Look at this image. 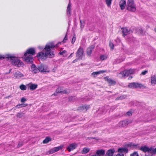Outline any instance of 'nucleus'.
I'll list each match as a JSON object with an SVG mask.
<instances>
[{
	"mask_svg": "<svg viewBox=\"0 0 156 156\" xmlns=\"http://www.w3.org/2000/svg\"><path fill=\"white\" fill-rule=\"evenodd\" d=\"M107 55H102L100 56V59L101 60H105L107 58Z\"/></svg>",
	"mask_w": 156,
	"mask_h": 156,
	"instance_id": "473e14b6",
	"label": "nucleus"
},
{
	"mask_svg": "<svg viewBox=\"0 0 156 156\" xmlns=\"http://www.w3.org/2000/svg\"><path fill=\"white\" fill-rule=\"evenodd\" d=\"M128 124V122L125 120L120 121L119 123V126L122 127H124Z\"/></svg>",
	"mask_w": 156,
	"mask_h": 156,
	"instance_id": "5701e85b",
	"label": "nucleus"
},
{
	"mask_svg": "<svg viewBox=\"0 0 156 156\" xmlns=\"http://www.w3.org/2000/svg\"><path fill=\"white\" fill-rule=\"evenodd\" d=\"M80 109L83 110L84 109H85L86 110H87L90 108V107L89 105H85L83 106L82 107H80Z\"/></svg>",
	"mask_w": 156,
	"mask_h": 156,
	"instance_id": "7c9ffc66",
	"label": "nucleus"
},
{
	"mask_svg": "<svg viewBox=\"0 0 156 156\" xmlns=\"http://www.w3.org/2000/svg\"><path fill=\"white\" fill-rule=\"evenodd\" d=\"M76 40V37L75 35H74L72 39V40L71 41V43L73 44H74V43L75 42V41Z\"/></svg>",
	"mask_w": 156,
	"mask_h": 156,
	"instance_id": "ea45409f",
	"label": "nucleus"
},
{
	"mask_svg": "<svg viewBox=\"0 0 156 156\" xmlns=\"http://www.w3.org/2000/svg\"><path fill=\"white\" fill-rule=\"evenodd\" d=\"M78 146L76 143H73L69 144L67 147V150L69 152L75 149Z\"/></svg>",
	"mask_w": 156,
	"mask_h": 156,
	"instance_id": "9d476101",
	"label": "nucleus"
},
{
	"mask_svg": "<svg viewBox=\"0 0 156 156\" xmlns=\"http://www.w3.org/2000/svg\"><path fill=\"white\" fill-rule=\"evenodd\" d=\"M140 150L144 152H147L150 153L156 154V148H154L152 147L149 148L148 147L144 146L141 147L140 148Z\"/></svg>",
	"mask_w": 156,
	"mask_h": 156,
	"instance_id": "423d86ee",
	"label": "nucleus"
},
{
	"mask_svg": "<svg viewBox=\"0 0 156 156\" xmlns=\"http://www.w3.org/2000/svg\"><path fill=\"white\" fill-rule=\"evenodd\" d=\"M41 105H43L42 106V109L44 111H45V109H47L48 108L47 105L46 104H43L41 103H40Z\"/></svg>",
	"mask_w": 156,
	"mask_h": 156,
	"instance_id": "c85d7f7f",
	"label": "nucleus"
},
{
	"mask_svg": "<svg viewBox=\"0 0 156 156\" xmlns=\"http://www.w3.org/2000/svg\"><path fill=\"white\" fill-rule=\"evenodd\" d=\"M71 4H70V2L69 3V4L67 6V8L66 10V13L67 15L69 17L71 14Z\"/></svg>",
	"mask_w": 156,
	"mask_h": 156,
	"instance_id": "aec40b11",
	"label": "nucleus"
},
{
	"mask_svg": "<svg viewBox=\"0 0 156 156\" xmlns=\"http://www.w3.org/2000/svg\"><path fill=\"white\" fill-rule=\"evenodd\" d=\"M51 140V139L49 137H47L43 141V143L44 144H47L49 141H50Z\"/></svg>",
	"mask_w": 156,
	"mask_h": 156,
	"instance_id": "cd10ccee",
	"label": "nucleus"
},
{
	"mask_svg": "<svg viewBox=\"0 0 156 156\" xmlns=\"http://www.w3.org/2000/svg\"><path fill=\"white\" fill-rule=\"evenodd\" d=\"M40 48V49H41V47H40V48Z\"/></svg>",
	"mask_w": 156,
	"mask_h": 156,
	"instance_id": "0e129e2a",
	"label": "nucleus"
},
{
	"mask_svg": "<svg viewBox=\"0 0 156 156\" xmlns=\"http://www.w3.org/2000/svg\"><path fill=\"white\" fill-rule=\"evenodd\" d=\"M10 71H11V69L10 70V71H9V73L10 72Z\"/></svg>",
	"mask_w": 156,
	"mask_h": 156,
	"instance_id": "69168bd1",
	"label": "nucleus"
},
{
	"mask_svg": "<svg viewBox=\"0 0 156 156\" xmlns=\"http://www.w3.org/2000/svg\"><path fill=\"white\" fill-rule=\"evenodd\" d=\"M128 151V149L126 148H119L118 150V152L120 153H126Z\"/></svg>",
	"mask_w": 156,
	"mask_h": 156,
	"instance_id": "412c9836",
	"label": "nucleus"
},
{
	"mask_svg": "<svg viewBox=\"0 0 156 156\" xmlns=\"http://www.w3.org/2000/svg\"><path fill=\"white\" fill-rule=\"evenodd\" d=\"M130 146H133L134 147H136L137 146V145H135L134 144H130Z\"/></svg>",
	"mask_w": 156,
	"mask_h": 156,
	"instance_id": "4d7b16f0",
	"label": "nucleus"
},
{
	"mask_svg": "<svg viewBox=\"0 0 156 156\" xmlns=\"http://www.w3.org/2000/svg\"><path fill=\"white\" fill-rule=\"evenodd\" d=\"M4 57L3 56L0 55V59L4 58Z\"/></svg>",
	"mask_w": 156,
	"mask_h": 156,
	"instance_id": "13d9d810",
	"label": "nucleus"
},
{
	"mask_svg": "<svg viewBox=\"0 0 156 156\" xmlns=\"http://www.w3.org/2000/svg\"><path fill=\"white\" fill-rule=\"evenodd\" d=\"M56 92L57 93H66L65 91H63L62 90V89L61 87H59L56 90Z\"/></svg>",
	"mask_w": 156,
	"mask_h": 156,
	"instance_id": "2f4dec72",
	"label": "nucleus"
},
{
	"mask_svg": "<svg viewBox=\"0 0 156 156\" xmlns=\"http://www.w3.org/2000/svg\"><path fill=\"white\" fill-rule=\"evenodd\" d=\"M57 46H55L52 42L47 43L44 49L45 52H40V59L42 60H44L48 57L51 58L54 57L55 56V53L51 49Z\"/></svg>",
	"mask_w": 156,
	"mask_h": 156,
	"instance_id": "f257e3e1",
	"label": "nucleus"
},
{
	"mask_svg": "<svg viewBox=\"0 0 156 156\" xmlns=\"http://www.w3.org/2000/svg\"><path fill=\"white\" fill-rule=\"evenodd\" d=\"M5 58L9 60L12 65L17 67H22L24 64L19 59V58L14 56L13 55L7 54L5 56Z\"/></svg>",
	"mask_w": 156,
	"mask_h": 156,
	"instance_id": "7ed1b4c3",
	"label": "nucleus"
},
{
	"mask_svg": "<svg viewBox=\"0 0 156 156\" xmlns=\"http://www.w3.org/2000/svg\"><path fill=\"white\" fill-rule=\"evenodd\" d=\"M122 35L125 36L128 34L132 33V31L128 28L127 27H123L121 28Z\"/></svg>",
	"mask_w": 156,
	"mask_h": 156,
	"instance_id": "1a4fd4ad",
	"label": "nucleus"
},
{
	"mask_svg": "<svg viewBox=\"0 0 156 156\" xmlns=\"http://www.w3.org/2000/svg\"><path fill=\"white\" fill-rule=\"evenodd\" d=\"M80 23H81L80 27L81 29L83 28L84 27V25L83 24V21L80 20Z\"/></svg>",
	"mask_w": 156,
	"mask_h": 156,
	"instance_id": "a18cd8bd",
	"label": "nucleus"
},
{
	"mask_svg": "<svg viewBox=\"0 0 156 156\" xmlns=\"http://www.w3.org/2000/svg\"><path fill=\"white\" fill-rule=\"evenodd\" d=\"M126 96L125 95H123L120 96L119 97H118L116 99V100H122L123 98H126Z\"/></svg>",
	"mask_w": 156,
	"mask_h": 156,
	"instance_id": "c9c22d12",
	"label": "nucleus"
},
{
	"mask_svg": "<svg viewBox=\"0 0 156 156\" xmlns=\"http://www.w3.org/2000/svg\"><path fill=\"white\" fill-rule=\"evenodd\" d=\"M27 105V104H25L24 105V106H21V107H23V106H26ZM23 105H17L16 106V107H17L18 108H19V106H20Z\"/></svg>",
	"mask_w": 156,
	"mask_h": 156,
	"instance_id": "09e8293b",
	"label": "nucleus"
},
{
	"mask_svg": "<svg viewBox=\"0 0 156 156\" xmlns=\"http://www.w3.org/2000/svg\"><path fill=\"white\" fill-rule=\"evenodd\" d=\"M75 98H76L75 97H71L69 98V100L70 101H74Z\"/></svg>",
	"mask_w": 156,
	"mask_h": 156,
	"instance_id": "79ce46f5",
	"label": "nucleus"
},
{
	"mask_svg": "<svg viewBox=\"0 0 156 156\" xmlns=\"http://www.w3.org/2000/svg\"><path fill=\"white\" fill-rule=\"evenodd\" d=\"M105 80L107 81L108 83L110 85H114L116 83V81L111 78L109 77L108 76H106L104 78Z\"/></svg>",
	"mask_w": 156,
	"mask_h": 156,
	"instance_id": "ddd939ff",
	"label": "nucleus"
},
{
	"mask_svg": "<svg viewBox=\"0 0 156 156\" xmlns=\"http://www.w3.org/2000/svg\"><path fill=\"white\" fill-rule=\"evenodd\" d=\"M20 89L22 90H24L27 89L26 86L25 85L23 84L21 85L20 86Z\"/></svg>",
	"mask_w": 156,
	"mask_h": 156,
	"instance_id": "f704fd0d",
	"label": "nucleus"
},
{
	"mask_svg": "<svg viewBox=\"0 0 156 156\" xmlns=\"http://www.w3.org/2000/svg\"><path fill=\"white\" fill-rule=\"evenodd\" d=\"M136 70L134 69H130L125 70L120 73H117V76L120 78H123L126 77L134 73Z\"/></svg>",
	"mask_w": 156,
	"mask_h": 156,
	"instance_id": "20e7f679",
	"label": "nucleus"
},
{
	"mask_svg": "<svg viewBox=\"0 0 156 156\" xmlns=\"http://www.w3.org/2000/svg\"><path fill=\"white\" fill-rule=\"evenodd\" d=\"M37 87V85L31 83L30 84V90H34L36 89Z\"/></svg>",
	"mask_w": 156,
	"mask_h": 156,
	"instance_id": "393cba45",
	"label": "nucleus"
},
{
	"mask_svg": "<svg viewBox=\"0 0 156 156\" xmlns=\"http://www.w3.org/2000/svg\"><path fill=\"white\" fill-rule=\"evenodd\" d=\"M125 59V57H124L121 58V57H119V58L116 60L115 63H119L123 61Z\"/></svg>",
	"mask_w": 156,
	"mask_h": 156,
	"instance_id": "a878e982",
	"label": "nucleus"
},
{
	"mask_svg": "<svg viewBox=\"0 0 156 156\" xmlns=\"http://www.w3.org/2000/svg\"><path fill=\"white\" fill-rule=\"evenodd\" d=\"M151 84L154 86L156 84V75H152L151 77Z\"/></svg>",
	"mask_w": 156,
	"mask_h": 156,
	"instance_id": "dca6fc26",
	"label": "nucleus"
},
{
	"mask_svg": "<svg viewBox=\"0 0 156 156\" xmlns=\"http://www.w3.org/2000/svg\"><path fill=\"white\" fill-rule=\"evenodd\" d=\"M94 47L93 46H91L87 49V53L88 55H90Z\"/></svg>",
	"mask_w": 156,
	"mask_h": 156,
	"instance_id": "4be33fe9",
	"label": "nucleus"
},
{
	"mask_svg": "<svg viewBox=\"0 0 156 156\" xmlns=\"http://www.w3.org/2000/svg\"><path fill=\"white\" fill-rule=\"evenodd\" d=\"M63 146H59L58 147H55L54 148L55 152H57L59 150L63 148Z\"/></svg>",
	"mask_w": 156,
	"mask_h": 156,
	"instance_id": "72a5a7b5",
	"label": "nucleus"
},
{
	"mask_svg": "<svg viewBox=\"0 0 156 156\" xmlns=\"http://www.w3.org/2000/svg\"><path fill=\"white\" fill-rule=\"evenodd\" d=\"M154 30L156 32V28H154Z\"/></svg>",
	"mask_w": 156,
	"mask_h": 156,
	"instance_id": "e2e57ef3",
	"label": "nucleus"
},
{
	"mask_svg": "<svg viewBox=\"0 0 156 156\" xmlns=\"http://www.w3.org/2000/svg\"><path fill=\"white\" fill-rule=\"evenodd\" d=\"M90 150V149L88 148L84 147L83 150L81 151V153L82 154H85L89 152Z\"/></svg>",
	"mask_w": 156,
	"mask_h": 156,
	"instance_id": "b1692460",
	"label": "nucleus"
},
{
	"mask_svg": "<svg viewBox=\"0 0 156 156\" xmlns=\"http://www.w3.org/2000/svg\"><path fill=\"white\" fill-rule=\"evenodd\" d=\"M59 54L60 55H62L64 57H66L67 55V52L65 50H64L62 51H60Z\"/></svg>",
	"mask_w": 156,
	"mask_h": 156,
	"instance_id": "bb28decb",
	"label": "nucleus"
},
{
	"mask_svg": "<svg viewBox=\"0 0 156 156\" xmlns=\"http://www.w3.org/2000/svg\"><path fill=\"white\" fill-rule=\"evenodd\" d=\"M126 1L125 0H121L119 3V5L121 9H124L126 6Z\"/></svg>",
	"mask_w": 156,
	"mask_h": 156,
	"instance_id": "2eb2a0df",
	"label": "nucleus"
},
{
	"mask_svg": "<svg viewBox=\"0 0 156 156\" xmlns=\"http://www.w3.org/2000/svg\"><path fill=\"white\" fill-rule=\"evenodd\" d=\"M49 152V154H53V153H54L55 152L54 148L51 149L50 150Z\"/></svg>",
	"mask_w": 156,
	"mask_h": 156,
	"instance_id": "a19ab883",
	"label": "nucleus"
},
{
	"mask_svg": "<svg viewBox=\"0 0 156 156\" xmlns=\"http://www.w3.org/2000/svg\"><path fill=\"white\" fill-rule=\"evenodd\" d=\"M40 72L43 73H46L49 72L48 69L46 66H44L42 64L40 66Z\"/></svg>",
	"mask_w": 156,
	"mask_h": 156,
	"instance_id": "9b49d317",
	"label": "nucleus"
},
{
	"mask_svg": "<svg viewBox=\"0 0 156 156\" xmlns=\"http://www.w3.org/2000/svg\"><path fill=\"white\" fill-rule=\"evenodd\" d=\"M67 35H66L63 40V43L65 42H66V41L67 40Z\"/></svg>",
	"mask_w": 156,
	"mask_h": 156,
	"instance_id": "49530a36",
	"label": "nucleus"
},
{
	"mask_svg": "<svg viewBox=\"0 0 156 156\" xmlns=\"http://www.w3.org/2000/svg\"><path fill=\"white\" fill-rule=\"evenodd\" d=\"M23 145V143L22 142H20L19 143V144H18V147H20L21 146Z\"/></svg>",
	"mask_w": 156,
	"mask_h": 156,
	"instance_id": "3c124183",
	"label": "nucleus"
},
{
	"mask_svg": "<svg viewBox=\"0 0 156 156\" xmlns=\"http://www.w3.org/2000/svg\"><path fill=\"white\" fill-rule=\"evenodd\" d=\"M128 87L130 88H134L139 87L141 88L143 87L144 86L141 83L133 82L129 83L128 85Z\"/></svg>",
	"mask_w": 156,
	"mask_h": 156,
	"instance_id": "0eeeda50",
	"label": "nucleus"
},
{
	"mask_svg": "<svg viewBox=\"0 0 156 156\" xmlns=\"http://www.w3.org/2000/svg\"><path fill=\"white\" fill-rule=\"evenodd\" d=\"M116 41H118L119 42H120V40L119 39H117L116 40Z\"/></svg>",
	"mask_w": 156,
	"mask_h": 156,
	"instance_id": "bf43d9fd",
	"label": "nucleus"
},
{
	"mask_svg": "<svg viewBox=\"0 0 156 156\" xmlns=\"http://www.w3.org/2000/svg\"><path fill=\"white\" fill-rule=\"evenodd\" d=\"M105 153V150L103 149H100L97 151L95 154L92 155L90 156H103Z\"/></svg>",
	"mask_w": 156,
	"mask_h": 156,
	"instance_id": "f8f14e48",
	"label": "nucleus"
},
{
	"mask_svg": "<svg viewBox=\"0 0 156 156\" xmlns=\"http://www.w3.org/2000/svg\"><path fill=\"white\" fill-rule=\"evenodd\" d=\"M59 43H58V44Z\"/></svg>",
	"mask_w": 156,
	"mask_h": 156,
	"instance_id": "338daca9",
	"label": "nucleus"
},
{
	"mask_svg": "<svg viewBox=\"0 0 156 156\" xmlns=\"http://www.w3.org/2000/svg\"><path fill=\"white\" fill-rule=\"evenodd\" d=\"M14 76L15 78L19 79L21 77H23V75L20 72L17 71L14 73Z\"/></svg>",
	"mask_w": 156,
	"mask_h": 156,
	"instance_id": "f3484780",
	"label": "nucleus"
},
{
	"mask_svg": "<svg viewBox=\"0 0 156 156\" xmlns=\"http://www.w3.org/2000/svg\"><path fill=\"white\" fill-rule=\"evenodd\" d=\"M137 32L138 33H140L141 34H143V30H142V29L141 28H139L137 30Z\"/></svg>",
	"mask_w": 156,
	"mask_h": 156,
	"instance_id": "e433bc0d",
	"label": "nucleus"
},
{
	"mask_svg": "<svg viewBox=\"0 0 156 156\" xmlns=\"http://www.w3.org/2000/svg\"><path fill=\"white\" fill-rule=\"evenodd\" d=\"M112 0H105L106 4L108 7L111 6Z\"/></svg>",
	"mask_w": 156,
	"mask_h": 156,
	"instance_id": "c756f323",
	"label": "nucleus"
},
{
	"mask_svg": "<svg viewBox=\"0 0 156 156\" xmlns=\"http://www.w3.org/2000/svg\"><path fill=\"white\" fill-rule=\"evenodd\" d=\"M26 101V98H23L21 99V102H25V101Z\"/></svg>",
	"mask_w": 156,
	"mask_h": 156,
	"instance_id": "8fccbe9b",
	"label": "nucleus"
},
{
	"mask_svg": "<svg viewBox=\"0 0 156 156\" xmlns=\"http://www.w3.org/2000/svg\"><path fill=\"white\" fill-rule=\"evenodd\" d=\"M31 69L32 71L34 73H36L38 72L39 69L38 68H37L35 65L33 64L31 66Z\"/></svg>",
	"mask_w": 156,
	"mask_h": 156,
	"instance_id": "a211bd4d",
	"label": "nucleus"
},
{
	"mask_svg": "<svg viewBox=\"0 0 156 156\" xmlns=\"http://www.w3.org/2000/svg\"><path fill=\"white\" fill-rule=\"evenodd\" d=\"M37 57H38V56H39V53H38L37 54Z\"/></svg>",
	"mask_w": 156,
	"mask_h": 156,
	"instance_id": "680f3d73",
	"label": "nucleus"
},
{
	"mask_svg": "<svg viewBox=\"0 0 156 156\" xmlns=\"http://www.w3.org/2000/svg\"><path fill=\"white\" fill-rule=\"evenodd\" d=\"M109 46L110 47L111 49H113L114 47V44L112 43L111 42H110L109 43Z\"/></svg>",
	"mask_w": 156,
	"mask_h": 156,
	"instance_id": "c03bdc74",
	"label": "nucleus"
},
{
	"mask_svg": "<svg viewBox=\"0 0 156 156\" xmlns=\"http://www.w3.org/2000/svg\"><path fill=\"white\" fill-rule=\"evenodd\" d=\"M23 115V114L21 113H19L17 115V117L18 118H20L22 117Z\"/></svg>",
	"mask_w": 156,
	"mask_h": 156,
	"instance_id": "58836bf2",
	"label": "nucleus"
},
{
	"mask_svg": "<svg viewBox=\"0 0 156 156\" xmlns=\"http://www.w3.org/2000/svg\"><path fill=\"white\" fill-rule=\"evenodd\" d=\"M101 110L100 109H99V110H98L97 112L98 113H99V112L101 111Z\"/></svg>",
	"mask_w": 156,
	"mask_h": 156,
	"instance_id": "052dcab7",
	"label": "nucleus"
},
{
	"mask_svg": "<svg viewBox=\"0 0 156 156\" xmlns=\"http://www.w3.org/2000/svg\"><path fill=\"white\" fill-rule=\"evenodd\" d=\"M127 9L131 12L136 10V6L134 0H128L126 5Z\"/></svg>",
	"mask_w": 156,
	"mask_h": 156,
	"instance_id": "39448f33",
	"label": "nucleus"
},
{
	"mask_svg": "<svg viewBox=\"0 0 156 156\" xmlns=\"http://www.w3.org/2000/svg\"><path fill=\"white\" fill-rule=\"evenodd\" d=\"M8 78V76H5V75H1V77L0 78V80H3L4 79H6Z\"/></svg>",
	"mask_w": 156,
	"mask_h": 156,
	"instance_id": "4c0bfd02",
	"label": "nucleus"
},
{
	"mask_svg": "<svg viewBox=\"0 0 156 156\" xmlns=\"http://www.w3.org/2000/svg\"><path fill=\"white\" fill-rule=\"evenodd\" d=\"M84 51L81 47H80L76 53V57L79 59H82L84 56Z\"/></svg>",
	"mask_w": 156,
	"mask_h": 156,
	"instance_id": "6e6552de",
	"label": "nucleus"
},
{
	"mask_svg": "<svg viewBox=\"0 0 156 156\" xmlns=\"http://www.w3.org/2000/svg\"><path fill=\"white\" fill-rule=\"evenodd\" d=\"M130 156H139V155L137 152H135L131 154Z\"/></svg>",
	"mask_w": 156,
	"mask_h": 156,
	"instance_id": "37998d69",
	"label": "nucleus"
},
{
	"mask_svg": "<svg viewBox=\"0 0 156 156\" xmlns=\"http://www.w3.org/2000/svg\"><path fill=\"white\" fill-rule=\"evenodd\" d=\"M127 115H129V116L131 115H132V113H131V112H128L127 113Z\"/></svg>",
	"mask_w": 156,
	"mask_h": 156,
	"instance_id": "864d4df0",
	"label": "nucleus"
},
{
	"mask_svg": "<svg viewBox=\"0 0 156 156\" xmlns=\"http://www.w3.org/2000/svg\"><path fill=\"white\" fill-rule=\"evenodd\" d=\"M116 156H124V154L122 153H119L117 154Z\"/></svg>",
	"mask_w": 156,
	"mask_h": 156,
	"instance_id": "5fc2aeb1",
	"label": "nucleus"
},
{
	"mask_svg": "<svg viewBox=\"0 0 156 156\" xmlns=\"http://www.w3.org/2000/svg\"><path fill=\"white\" fill-rule=\"evenodd\" d=\"M78 59H79V58H78L76 59H75L73 61V63H75L78 60Z\"/></svg>",
	"mask_w": 156,
	"mask_h": 156,
	"instance_id": "6e6d98bb",
	"label": "nucleus"
},
{
	"mask_svg": "<svg viewBox=\"0 0 156 156\" xmlns=\"http://www.w3.org/2000/svg\"><path fill=\"white\" fill-rule=\"evenodd\" d=\"M106 71L105 70H100L98 72H93L92 73L91 75L95 77L97 76V75L101 73H104Z\"/></svg>",
	"mask_w": 156,
	"mask_h": 156,
	"instance_id": "6ab92c4d",
	"label": "nucleus"
},
{
	"mask_svg": "<svg viewBox=\"0 0 156 156\" xmlns=\"http://www.w3.org/2000/svg\"><path fill=\"white\" fill-rule=\"evenodd\" d=\"M36 53L34 48H30L26 50L24 54V61L27 63H31L33 61V56Z\"/></svg>",
	"mask_w": 156,
	"mask_h": 156,
	"instance_id": "f03ea898",
	"label": "nucleus"
},
{
	"mask_svg": "<svg viewBox=\"0 0 156 156\" xmlns=\"http://www.w3.org/2000/svg\"><path fill=\"white\" fill-rule=\"evenodd\" d=\"M147 70L144 71L141 73V74L143 75H145L147 73Z\"/></svg>",
	"mask_w": 156,
	"mask_h": 156,
	"instance_id": "de8ad7c7",
	"label": "nucleus"
},
{
	"mask_svg": "<svg viewBox=\"0 0 156 156\" xmlns=\"http://www.w3.org/2000/svg\"><path fill=\"white\" fill-rule=\"evenodd\" d=\"M115 151V150L113 149H110L107 151L105 156H115L114 154Z\"/></svg>",
	"mask_w": 156,
	"mask_h": 156,
	"instance_id": "4468645a",
	"label": "nucleus"
},
{
	"mask_svg": "<svg viewBox=\"0 0 156 156\" xmlns=\"http://www.w3.org/2000/svg\"><path fill=\"white\" fill-rule=\"evenodd\" d=\"M73 55V53H72L68 57V58H72Z\"/></svg>",
	"mask_w": 156,
	"mask_h": 156,
	"instance_id": "603ef678",
	"label": "nucleus"
}]
</instances>
